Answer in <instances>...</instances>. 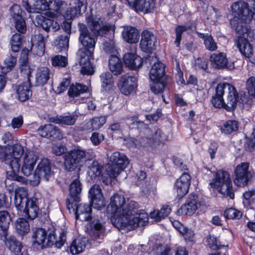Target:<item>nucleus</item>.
<instances>
[{"label": "nucleus", "instance_id": "19", "mask_svg": "<svg viewBox=\"0 0 255 255\" xmlns=\"http://www.w3.org/2000/svg\"><path fill=\"white\" fill-rule=\"evenodd\" d=\"M23 7L28 12L39 13L48 9V3L46 0H22Z\"/></svg>", "mask_w": 255, "mask_h": 255}, {"label": "nucleus", "instance_id": "11", "mask_svg": "<svg viewBox=\"0 0 255 255\" xmlns=\"http://www.w3.org/2000/svg\"><path fill=\"white\" fill-rule=\"evenodd\" d=\"M137 81L136 77L127 74L121 77L118 86L123 94L128 96L133 92L136 88Z\"/></svg>", "mask_w": 255, "mask_h": 255}, {"label": "nucleus", "instance_id": "59", "mask_svg": "<svg viewBox=\"0 0 255 255\" xmlns=\"http://www.w3.org/2000/svg\"><path fill=\"white\" fill-rule=\"evenodd\" d=\"M209 247L213 250H217L220 248V243L217 238L213 235H210L206 239Z\"/></svg>", "mask_w": 255, "mask_h": 255}, {"label": "nucleus", "instance_id": "18", "mask_svg": "<svg viewBox=\"0 0 255 255\" xmlns=\"http://www.w3.org/2000/svg\"><path fill=\"white\" fill-rule=\"evenodd\" d=\"M156 41V37L151 32L144 30L141 34L140 47L142 51L151 53L155 49Z\"/></svg>", "mask_w": 255, "mask_h": 255}, {"label": "nucleus", "instance_id": "23", "mask_svg": "<svg viewBox=\"0 0 255 255\" xmlns=\"http://www.w3.org/2000/svg\"><path fill=\"white\" fill-rule=\"evenodd\" d=\"M29 50L24 48L22 49L21 52L20 58L19 59V68L21 73L27 77V81H29V78L33 71V68L31 67L28 62V55Z\"/></svg>", "mask_w": 255, "mask_h": 255}, {"label": "nucleus", "instance_id": "60", "mask_svg": "<svg viewBox=\"0 0 255 255\" xmlns=\"http://www.w3.org/2000/svg\"><path fill=\"white\" fill-rule=\"evenodd\" d=\"M23 13L19 5L14 4L10 8V13L13 19L22 17Z\"/></svg>", "mask_w": 255, "mask_h": 255}, {"label": "nucleus", "instance_id": "58", "mask_svg": "<svg viewBox=\"0 0 255 255\" xmlns=\"http://www.w3.org/2000/svg\"><path fill=\"white\" fill-rule=\"evenodd\" d=\"M103 49L106 53L115 54L117 51L115 42L111 39H109L103 43Z\"/></svg>", "mask_w": 255, "mask_h": 255}, {"label": "nucleus", "instance_id": "48", "mask_svg": "<svg viewBox=\"0 0 255 255\" xmlns=\"http://www.w3.org/2000/svg\"><path fill=\"white\" fill-rule=\"evenodd\" d=\"M87 173L91 179H94L99 176L102 172V167L97 161H93L92 164L88 166Z\"/></svg>", "mask_w": 255, "mask_h": 255}, {"label": "nucleus", "instance_id": "4", "mask_svg": "<svg viewBox=\"0 0 255 255\" xmlns=\"http://www.w3.org/2000/svg\"><path fill=\"white\" fill-rule=\"evenodd\" d=\"M78 26L80 32L79 39L84 47L77 52L79 63L81 66V72L84 75H92L94 73L92 61L93 60V52L95 40L89 33L85 24L79 23Z\"/></svg>", "mask_w": 255, "mask_h": 255}, {"label": "nucleus", "instance_id": "57", "mask_svg": "<svg viewBox=\"0 0 255 255\" xmlns=\"http://www.w3.org/2000/svg\"><path fill=\"white\" fill-rule=\"evenodd\" d=\"M154 144L163 143L167 140V137L160 129L157 130L152 137Z\"/></svg>", "mask_w": 255, "mask_h": 255}, {"label": "nucleus", "instance_id": "6", "mask_svg": "<svg viewBox=\"0 0 255 255\" xmlns=\"http://www.w3.org/2000/svg\"><path fill=\"white\" fill-rule=\"evenodd\" d=\"M109 161L113 164L109 165L106 168V173L102 175V180L104 183L108 184L112 179L117 177L127 166L129 161L127 156L123 153L114 152L109 156Z\"/></svg>", "mask_w": 255, "mask_h": 255}, {"label": "nucleus", "instance_id": "9", "mask_svg": "<svg viewBox=\"0 0 255 255\" xmlns=\"http://www.w3.org/2000/svg\"><path fill=\"white\" fill-rule=\"evenodd\" d=\"M86 151L77 147L67 152L64 155V166L66 170L72 171L80 169L86 157Z\"/></svg>", "mask_w": 255, "mask_h": 255}, {"label": "nucleus", "instance_id": "44", "mask_svg": "<svg viewBox=\"0 0 255 255\" xmlns=\"http://www.w3.org/2000/svg\"><path fill=\"white\" fill-rule=\"evenodd\" d=\"M17 59L14 56L9 55L5 58L0 67L2 73L6 74L10 72L14 67Z\"/></svg>", "mask_w": 255, "mask_h": 255}, {"label": "nucleus", "instance_id": "53", "mask_svg": "<svg viewBox=\"0 0 255 255\" xmlns=\"http://www.w3.org/2000/svg\"><path fill=\"white\" fill-rule=\"evenodd\" d=\"M69 38L68 35H61L56 39V46L61 51H67L69 47Z\"/></svg>", "mask_w": 255, "mask_h": 255}, {"label": "nucleus", "instance_id": "56", "mask_svg": "<svg viewBox=\"0 0 255 255\" xmlns=\"http://www.w3.org/2000/svg\"><path fill=\"white\" fill-rule=\"evenodd\" d=\"M54 128V125L52 124H47L43 126H41L38 129V134L42 137L50 138V130Z\"/></svg>", "mask_w": 255, "mask_h": 255}, {"label": "nucleus", "instance_id": "33", "mask_svg": "<svg viewBox=\"0 0 255 255\" xmlns=\"http://www.w3.org/2000/svg\"><path fill=\"white\" fill-rule=\"evenodd\" d=\"M64 2L59 0L50 1L48 3V9L50 11L46 12V14L50 17H58L63 12V5Z\"/></svg>", "mask_w": 255, "mask_h": 255}, {"label": "nucleus", "instance_id": "22", "mask_svg": "<svg viewBox=\"0 0 255 255\" xmlns=\"http://www.w3.org/2000/svg\"><path fill=\"white\" fill-rule=\"evenodd\" d=\"M90 235L93 239L100 243L104 237L105 228L103 223L100 221H94L91 223L89 228H87Z\"/></svg>", "mask_w": 255, "mask_h": 255}, {"label": "nucleus", "instance_id": "46", "mask_svg": "<svg viewBox=\"0 0 255 255\" xmlns=\"http://www.w3.org/2000/svg\"><path fill=\"white\" fill-rule=\"evenodd\" d=\"M16 232L20 235L27 234L30 230L29 223L23 218H19L15 224Z\"/></svg>", "mask_w": 255, "mask_h": 255}, {"label": "nucleus", "instance_id": "5", "mask_svg": "<svg viewBox=\"0 0 255 255\" xmlns=\"http://www.w3.org/2000/svg\"><path fill=\"white\" fill-rule=\"evenodd\" d=\"M14 203L18 213L24 217L34 219L38 214L39 208L36 198H28V190L18 187L15 189Z\"/></svg>", "mask_w": 255, "mask_h": 255}, {"label": "nucleus", "instance_id": "26", "mask_svg": "<svg viewBox=\"0 0 255 255\" xmlns=\"http://www.w3.org/2000/svg\"><path fill=\"white\" fill-rule=\"evenodd\" d=\"M124 61L126 66L131 69L136 70L142 65V59L136 53L128 52L125 54Z\"/></svg>", "mask_w": 255, "mask_h": 255}, {"label": "nucleus", "instance_id": "34", "mask_svg": "<svg viewBox=\"0 0 255 255\" xmlns=\"http://www.w3.org/2000/svg\"><path fill=\"white\" fill-rule=\"evenodd\" d=\"M30 87L29 81H26L17 87L16 93L17 98L19 101L24 102L28 100L31 96L32 93L30 90Z\"/></svg>", "mask_w": 255, "mask_h": 255}, {"label": "nucleus", "instance_id": "2", "mask_svg": "<svg viewBox=\"0 0 255 255\" xmlns=\"http://www.w3.org/2000/svg\"><path fill=\"white\" fill-rule=\"evenodd\" d=\"M39 158V153L36 151L26 149L19 144L7 146L5 149L4 161L8 164L9 170L6 172L8 179L25 182L22 177L18 176L20 171L26 176L32 174Z\"/></svg>", "mask_w": 255, "mask_h": 255}, {"label": "nucleus", "instance_id": "41", "mask_svg": "<svg viewBox=\"0 0 255 255\" xmlns=\"http://www.w3.org/2000/svg\"><path fill=\"white\" fill-rule=\"evenodd\" d=\"M243 203L246 208L255 209V189L249 190L244 193Z\"/></svg>", "mask_w": 255, "mask_h": 255}, {"label": "nucleus", "instance_id": "31", "mask_svg": "<svg viewBox=\"0 0 255 255\" xmlns=\"http://www.w3.org/2000/svg\"><path fill=\"white\" fill-rule=\"evenodd\" d=\"M77 119V115L75 113H72L52 117L50 119V121L56 124L72 126L75 123Z\"/></svg>", "mask_w": 255, "mask_h": 255}, {"label": "nucleus", "instance_id": "49", "mask_svg": "<svg viewBox=\"0 0 255 255\" xmlns=\"http://www.w3.org/2000/svg\"><path fill=\"white\" fill-rule=\"evenodd\" d=\"M196 29L195 26L192 25L187 26L185 25H180L177 26L175 29L176 38L174 41L177 47H179L180 44L182 33L188 29L194 30Z\"/></svg>", "mask_w": 255, "mask_h": 255}, {"label": "nucleus", "instance_id": "10", "mask_svg": "<svg viewBox=\"0 0 255 255\" xmlns=\"http://www.w3.org/2000/svg\"><path fill=\"white\" fill-rule=\"evenodd\" d=\"M51 167L50 161L47 158L41 159L38 163L34 175V180H30V183L33 186L37 185L39 183L41 177L48 180L51 175Z\"/></svg>", "mask_w": 255, "mask_h": 255}, {"label": "nucleus", "instance_id": "8", "mask_svg": "<svg viewBox=\"0 0 255 255\" xmlns=\"http://www.w3.org/2000/svg\"><path fill=\"white\" fill-rule=\"evenodd\" d=\"M60 239L58 240L54 235L47 234L46 231L42 228H37L34 231L32 237V242L34 245L40 246L44 247L48 244L55 243L56 247L60 248L64 244L66 240L64 235L60 234Z\"/></svg>", "mask_w": 255, "mask_h": 255}, {"label": "nucleus", "instance_id": "43", "mask_svg": "<svg viewBox=\"0 0 255 255\" xmlns=\"http://www.w3.org/2000/svg\"><path fill=\"white\" fill-rule=\"evenodd\" d=\"M81 185L78 179L74 180L71 183L69 187L70 196L73 198L75 202L79 201V195L81 192Z\"/></svg>", "mask_w": 255, "mask_h": 255}, {"label": "nucleus", "instance_id": "47", "mask_svg": "<svg viewBox=\"0 0 255 255\" xmlns=\"http://www.w3.org/2000/svg\"><path fill=\"white\" fill-rule=\"evenodd\" d=\"M199 36L204 40L205 46L207 49L213 51L216 50L217 48L216 42L214 41L211 35L198 33Z\"/></svg>", "mask_w": 255, "mask_h": 255}, {"label": "nucleus", "instance_id": "7", "mask_svg": "<svg viewBox=\"0 0 255 255\" xmlns=\"http://www.w3.org/2000/svg\"><path fill=\"white\" fill-rule=\"evenodd\" d=\"M209 186L210 191L215 193L219 192L224 196H229L231 199L234 198L230 175L226 171H218L210 181Z\"/></svg>", "mask_w": 255, "mask_h": 255}, {"label": "nucleus", "instance_id": "64", "mask_svg": "<svg viewBox=\"0 0 255 255\" xmlns=\"http://www.w3.org/2000/svg\"><path fill=\"white\" fill-rule=\"evenodd\" d=\"M175 249L168 246H164L160 247L157 255H174Z\"/></svg>", "mask_w": 255, "mask_h": 255}, {"label": "nucleus", "instance_id": "30", "mask_svg": "<svg viewBox=\"0 0 255 255\" xmlns=\"http://www.w3.org/2000/svg\"><path fill=\"white\" fill-rule=\"evenodd\" d=\"M5 244L9 250L14 252L15 254H23V251L27 253L26 248L22 245L21 243L18 241L14 237L10 236L5 238Z\"/></svg>", "mask_w": 255, "mask_h": 255}, {"label": "nucleus", "instance_id": "32", "mask_svg": "<svg viewBox=\"0 0 255 255\" xmlns=\"http://www.w3.org/2000/svg\"><path fill=\"white\" fill-rule=\"evenodd\" d=\"M91 206L85 203H80L77 206L76 217L81 221H88L91 218Z\"/></svg>", "mask_w": 255, "mask_h": 255}, {"label": "nucleus", "instance_id": "15", "mask_svg": "<svg viewBox=\"0 0 255 255\" xmlns=\"http://www.w3.org/2000/svg\"><path fill=\"white\" fill-rule=\"evenodd\" d=\"M89 197L94 208L101 210L106 205L105 200L99 185H94L89 190Z\"/></svg>", "mask_w": 255, "mask_h": 255}, {"label": "nucleus", "instance_id": "16", "mask_svg": "<svg viewBox=\"0 0 255 255\" xmlns=\"http://www.w3.org/2000/svg\"><path fill=\"white\" fill-rule=\"evenodd\" d=\"M190 176L187 173H183L174 183V190L179 198L186 195L190 185Z\"/></svg>", "mask_w": 255, "mask_h": 255}, {"label": "nucleus", "instance_id": "63", "mask_svg": "<svg viewBox=\"0 0 255 255\" xmlns=\"http://www.w3.org/2000/svg\"><path fill=\"white\" fill-rule=\"evenodd\" d=\"M246 86L249 94L255 97V77L249 78L247 81Z\"/></svg>", "mask_w": 255, "mask_h": 255}, {"label": "nucleus", "instance_id": "24", "mask_svg": "<svg viewBox=\"0 0 255 255\" xmlns=\"http://www.w3.org/2000/svg\"><path fill=\"white\" fill-rule=\"evenodd\" d=\"M75 6L74 7L68 8L65 12H62L61 14L65 19L71 20L80 15L82 11H84L85 10L86 6L81 0H75Z\"/></svg>", "mask_w": 255, "mask_h": 255}, {"label": "nucleus", "instance_id": "62", "mask_svg": "<svg viewBox=\"0 0 255 255\" xmlns=\"http://www.w3.org/2000/svg\"><path fill=\"white\" fill-rule=\"evenodd\" d=\"M94 130H98L103 126L106 122L105 117L94 118L91 120Z\"/></svg>", "mask_w": 255, "mask_h": 255}, {"label": "nucleus", "instance_id": "12", "mask_svg": "<svg viewBox=\"0 0 255 255\" xmlns=\"http://www.w3.org/2000/svg\"><path fill=\"white\" fill-rule=\"evenodd\" d=\"M86 20L88 25L96 36H103L107 34L111 29H112L113 32L114 31V29L111 26L105 25L100 18L90 16L87 17Z\"/></svg>", "mask_w": 255, "mask_h": 255}, {"label": "nucleus", "instance_id": "29", "mask_svg": "<svg viewBox=\"0 0 255 255\" xmlns=\"http://www.w3.org/2000/svg\"><path fill=\"white\" fill-rule=\"evenodd\" d=\"M50 69L45 66L37 68L35 73V82L37 86L46 84L50 78Z\"/></svg>", "mask_w": 255, "mask_h": 255}, {"label": "nucleus", "instance_id": "37", "mask_svg": "<svg viewBox=\"0 0 255 255\" xmlns=\"http://www.w3.org/2000/svg\"><path fill=\"white\" fill-rule=\"evenodd\" d=\"M102 90L109 92L114 88V83L112 74L108 72L102 73L100 76Z\"/></svg>", "mask_w": 255, "mask_h": 255}, {"label": "nucleus", "instance_id": "36", "mask_svg": "<svg viewBox=\"0 0 255 255\" xmlns=\"http://www.w3.org/2000/svg\"><path fill=\"white\" fill-rule=\"evenodd\" d=\"M109 68L111 72L118 75L122 73L123 70V65L120 59L115 55H112L109 59Z\"/></svg>", "mask_w": 255, "mask_h": 255}, {"label": "nucleus", "instance_id": "39", "mask_svg": "<svg viewBox=\"0 0 255 255\" xmlns=\"http://www.w3.org/2000/svg\"><path fill=\"white\" fill-rule=\"evenodd\" d=\"M88 91V87L79 83H76L70 85L68 93L70 98H75L86 93Z\"/></svg>", "mask_w": 255, "mask_h": 255}, {"label": "nucleus", "instance_id": "21", "mask_svg": "<svg viewBox=\"0 0 255 255\" xmlns=\"http://www.w3.org/2000/svg\"><path fill=\"white\" fill-rule=\"evenodd\" d=\"M238 33L241 35H243V37H240L239 38L237 42V47L243 55H244L247 58H250L253 54V47L252 45L249 43L245 36L250 38L253 37L254 32H253V35L252 37L247 35L246 33Z\"/></svg>", "mask_w": 255, "mask_h": 255}, {"label": "nucleus", "instance_id": "14", "mask_svg": "<svg viewBox=\"0 0 255 255\" xmlns=\"http://www.w3.org/2000/svg\"><path fill=\"white\" fill-rule=\"evenodd\" d=\"M234 182L238 186H244L249 180V164L241 163L238 165L234 172Z\"/></svg>", "mask_w": 255, "mask_h": 255}, {"label": "nucleus", "instance_id": "20", "mask_svg": "<svg viewBox=\"0 0 255 255\" xmlns=\"http://www.w3.org/2000/svg\"><path fill=\"white\" fill-rule=\"evenodd\" d=\"M199 204L197 203V196L191 194L189 196L186 203L178 210L179 214L191 216L194 214L199 208Z\"/></svg>", "mask_w": 255, "mask_h": 255}, {"label": "nucleus", "instance_id": "40", "mask_svg": "<svg viewBox=\"0 0 255 255\" xmlns=\"http://www.w3.org/2000/svg\"><path fill=\"white\" fill-rule=\"evenodd\" d=\"M171 212L168 205H163L159 211H153L150 213V217L156 222H159L167 217Z\"/></svg>", "mask_w": 255, "mask_h": 255}, {"label": "nucleus", "instance_id": "50", "mask_svg": "<svg viewBox=\"0 0 255 255\" xmlns=\"http://www.w3.org/2000/svg\"><path fill=\"white\" fill-rule=\"evenodd\" d=\"M21 35L17 33L13 34L10 41L11 50L14 52H18L21 48Z\"/></svg>", "mask_w": 255, "mask_h": 255}, {"label": "nucleus", "instance_id": "13", "mask_svg": "<svg viewBox=\"0 0 255 255\" xmlns=\"http://www.w3.org/2000/svg\"><path fill=\"white\" fill-rule=\"evenodd\" d=\"M210 61L211 65L217 69L227 68L232 70L234 68V62L228 59L226 53L223 52L212 54Z\"/></svg>", "mask_w": 255, "mask_h": 255}, {"label": "nucleus", "instance_id": "28", "mask_svg": "<svg viewBox=\"0 0 255 255\" xmlns=\"http://www.w3.org/2000/svg\"><path fill=\"white\" fill-rule=\"evenodd\" d=\"M122 36L125 41L130 43L137 42L139 38L137 29L130 26H127L124 27Z\"/></svg>", "mask_w": 255, "mask_h": 255}, {"label": "nucleus", "instance_id": "35", "mask_svg": "<svg viewBox=\"0 0 255 255\" xmlns=\"http://www.w3.org/2000/svg\"><path fill=\"white\" fill-rule=\"evenodd\" d=\"M87 239L78 237L74 239L69 247V251L72 255H77L83 252L86 247Z\"/></svg>", "mask_w": 255, "mask_h": 255}, {"label": "nucleus", "instance_id": "1", "mask_svg": "<svg viewBox=\"0 0 255 255\" xmlns=\"http://www.w3.org/2000/svg\"><path fill=\"white\" fill-rule=\"evenodd\" d=\"M135 207L134 202L126 204L123 195L116 194L112 196L108 207L112 224L119 230H131L145 226L148 223V214L143 210L137 212Z\"/></svg>", "mask_w": 255, "mask_h": 255}, {"label": "nucleus", "instance_id": "61", "mask_svg": "<svg viewBox=\"0 0 255 255\" xmlns=\"http://www.w3.org/2000/svg\"><path fill=\"white\" fill-rule=\"evenodd\" d=\"M14 20L16 30L21 33H25L26 30V26L23 17L14 19Z\"/></svg>", "mask_w": 255, "mask_h": 255}, {"label": "nucleus", "instance_id": "17", "mask_svg": "<svg viewBox=\"0 0 255 255\" xmlns=\"http://www.w3.org/2000/svg\"><path fill=\"white\" fill-rule=\"evenodd\" d=\"M47 38L48 35L44 36L41 33L35 34L31 37L30 51L33 55L38 56L44 55Z\"/></svg>", "mask_w": 255, "mask_h": 255}, {"label": "nucleus", "instance_id": "42", "mask_svg": "<svg viewBox=\"0 0 255 255\" xmlns=\"http://www.w3.org/2000/svg\"><path fill=\"white\" fill-rule=\"evenodd\" d=\"M154 5L153 0H140L136 12H150L153 10Z\"/></svg>", "mask_w": 255, "mask_h": 255}, {"label": "nucleus", "instance_id": "25", "mask_svg": "<svg viewBox=\"0 0 255 255\" xmlns=\"http://www.w3.org/2000/svg\"><path fill=\"white\" fill-rule=\"evenodd\" d=\"M35 20L37 24L40 25L46 31H56L60 29V25L57 21L46 18L41 14L36 15Z\"/></svg>", "mask_w": 255, "mask_h": 255}, {"label": "nucleus", "instance_id": "54", "mask_svg": "<svg viewBox=\"0 0 255 255\" xmlns=\"http://www.w3.org/2000/svg\"><path fill=\"white\" fill-rule=\"evenodd\" d=\"M150 84L151 91L154 94H158L162 93L165 87V83L162 80H158L157 81H152Z\"/></svg>", "mask_w": 255, "mask_h": 255}, {"label": "nucleus", "instance_id": "51", "mask_svg": "<svg viewBox=\"0 0 255 255\" xmlns=\"http://www.w3.org/2000/svg\"><path fill=\"white\" fill-rule=\"evenodd\" d=\"M11 219L9 213L5 211H0V228L6 230L9 225Z\"/></svg>", "mask_w": 255, "mask_h": 255}, {"label": "nucleus", "instance_id": "3", "mask_svg": "<svg viewBox=\"0 0 255 255\" xmlns=\"http://www.w3.org/2000/svg\"><path fill=\"white\" fill-rule=\"evenodd\" d=\"M254 11L249 8V4L244 1L240 0L233 3L231 5L233 18L230 19L232 27L237 32L246 33L247 35L252 37L253 31L249 27L248 24L255 16V0L250 1Z\"/></svg>", "mask_w": 255, "mask_h": 255}, {"label": "nucleus", "instance_id": "27", "mask_svg": "<svg viewBox=\"0 0 255 255\" xmlns=\"http://www.w3.org/2000/svg\"><path fill=\"white\" fill-rule=\"evenodd\" d=\"M165 65L158 62L155 63L151 67L149 71V78L151 81L161 80L165 75Z\"/></svg>", "mask_w": 255, "mask_h": 255}, {"label": "nucleus", "instance_id": "38", "mask_svg": "<svg viewBox=\"0 0 255 255\" xmlns=\"http://www.w3.org/2000/svg\"><path fill=\"white\" fill-rule=\"evenodd\" d=\"M227 101L228 104L232 108L236 107L238 102L239 101V96L236 88L230 84L227 86Z\"/></svg>", "mask_w": 255, "mask_h": 255}, {"label": "nucleus", "instance_id": "45", "mask_svg": "<svg viewBox=\"0 0 255 255\" xmlns=\"http://www.w3.org/2000/svg\"><path fill=\"white\" fill-rule=\"evenodd\" d=\"M238 128L239 124L236 121L229 120L222 126L221 130L222 133L229 134L237 131Z\"/></svg>", "mask_w": 255, "mask_h": 255}, {"label": "nucleus", "instance_id": "52", "mask_svg": "<svg viewBox=\"0 0 255 255\" xmlns=\"http://www.w3.org/2000/svg\"><path fill=\"white\" fill-rule=\"evenodd\" d=\"M242 215L241 211L233 208L227 209L224 212L225 217L229 219H239Z\"/></svg>", "mask_w": 255, "mask_h": 255}, {"label": "nucleus", "instance_id": "55", "mask_svg": "<svg viewBox=\"0 0 255 255\" xmlns=\"http://www.w3.org/2000/svg\"><path fill=\"white\" fill-rule=\"evenodd\" d=\"M52 65L55 67H65L68 61L66 57L61 55H55L51 58Z\"/></svg>", "mask_w": 255, "mask_h": 255}]
</instances>
